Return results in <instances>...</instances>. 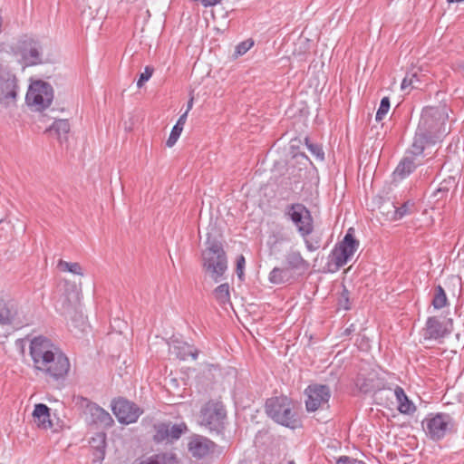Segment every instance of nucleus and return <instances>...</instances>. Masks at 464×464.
Masks as SVG:
<instances>
[{
	"label": "nucleus",
	"mask_w": 464,
	"mask_h": 464,
	"mask_svg": "<svg viewBox=\"0 0 464 464\" xmlns=\"http://www.w3.org/2000/svg\"><path fill=\"white\" fill-rule=\"evenodd\" d=\"M304 144L308 150L315 157L316 160L323 161L324 160V152L320 144L313 143L308 137L304 139Z\"/></svg>",
	"instance_id": "72a5a7b5"
},
{
	"label": "nucleus",
	"mask_w": 464,
	"mask_h": 464,
	"mask_svg": "<svg viewBox=\"0 0 464 464\" xmlns=\"http://www.w3.org/2000/svg\"><path fill=\"white\" fill-rule=\"evenodd\" d=\"M417 164L415 163L414 156L413 157H405L403 158L397 168L395 169L394 173L399 175L401 178H405L410 175L416 169Z\"/></svg>",
	"instance_id": "c85d7f7f"
},
{
	"label": "nucleus",
	"mask_w": 464,
	"mask_h": 464,
	"mask_svg": "<svg viewBox=\"0 0 464 464\" xmlns=\"http://www.w3.org/2000/svg\"><path fill=\"white\" fill-rule=\"evenodd\" d=\"M394 395L399 403L398 410L401 413L410 414L414 412L415 406L414 404L408 399L407 395L404 392V390L396 386L394 389Z\"/></svg>",
	"instance_id": "393cba45"
},
{
	"label": "nucleus",
	"mask_w": 464,
	"mask_h": 464,
	"mask_svg": "<svg viewBox=\"0 0 464 464\" xmlns=\"http://www.w3.org/2000/svg\"><path fill=\"white\" fill-rule=\"evenodd\" d=\"M266 411L271 419L283 426L295 429L297 425L293 402L286 396L268 399L266 402Z\"/></svg>",
	"instance_id": "7ed1b4c3"
},
{
	"label": "nucleus",
	"mask_w": 464,
	"mask_h": 464,
	"mask_svg": "<svg viewBox=\"0 0 464 464\" xmlns=\"http://www.w3.org/2000/svg\"><path fill=\"white\" fill-rule=\"evenodd\" d=\"M57 268L62 272H67L80 276H84L83 268L77 262H67L63 259H59Z\"/></svg>",
	"instance_id": "c756f323"
},
{
	"label": "nucleus",
	"mask_w": 464,
	"mask_h": 464,
	"mask_svg": "<svg viewBox=\"0 0 464 464\" xmlns=\"http://www.w3.org/2000/svg\"><path fill=\"white\" fill-rule=\"evenodd\" d=\"M154 69L151 66H146L144 69V72L140 73L139 80L137 81V87L141 88L147 81H149L152 74H153Z\"/></svg>",
	"instance_id": "ea45409f"
},
{
	"label": "nucleus",
	"mask_w": 464,
	"mask_h": 464,
	"mask_svg": "<svg viewBox=\"0 0 464 464\" xmlns=\"http://www.w3.org/2000/svg\"><path fill=\"white\" fill-rule=\"evenodd\" d=\"M193 102H194L193 97H190V99L188 102V106H187V110H186V111H188V112L192 109Z\"/></svg>",
	"instance_id": "de8ad7c7"
},
{
	"label": "nucleus",
	"mask_w": 464,
	"mask_h": 464,
	"mask_svg": "<svg viewBox=\"0 0 464 464\" xmlns=\"http://www.w3.org/2000/svg\"><path fill=\"white\" fill-rule=\"evenodd\" d=\"M3 60L0 50V104L7 107L15 102L19 86L17 77L3 65Z\"/></svg>",
	"instance_id": "1a4fd4ad"
},
{
	"label": "nucleus",
	"mask_w": 464,
	"mask_h": 464,
	"mask_svg": "<svg viewBox=\"0 0 464 464\" xmlns=\"http://www.w3.org/2000/svg\"><path fill=\"white\" fill-rule=\"evenodd\" d=\"M287 464H295V463L293 460H291Z\"/></svg>",
	"instance_id": "09e8293b"
},
{
	"label": "nucleus",
	"mask_w": 464,
	"mask_h": 464,
	"mask_svg": "<svg viewBox=\"0 0 464 464\" xmlns=\"http://www.w3.org/2000/svg\"><path fill=\"white\" fill-rule=\"evenodd\" d=\"M58 345L44 336H36L31 340L29 353L33 361V368L35 373L45 364L48 358Z\"/></svg>",
	"instance_id": "9b49d317"
},
{
	"label": "nucleus",
	"mask_w": 464,
	"mask_h": 464,
	"mask_svg": "<svg viewBox=\"0 0 464 464\" xmlns=\"http://www.w3.org/2000/svg\"><path fill=\"white\" fill-rule=\"evenodd\" d=\"M226 411L219 402L208 401L201 409L200 424L209 430L219 431L223 428Z\"/></svg>",
	"instance_id": "4468645a"
},
{
	"label": "nucleus",
	"mask_w": 464,
	"mask_h": 464,
	"mask_svg": "<svg viewBox=\"0 0 464 464\" xmlns=\"http://www.w3.org/2000/svg\"><path fill=\"white\" fill-rule=\"evenodd\" d=\"M447 120L448 115L444 109L426 107L422 110L417 129L434 141L440 142L450 132Z\"/></svg>",
	"instance_id": "f03ea898"
},
{
	"label": "nucleus",
	"mask_w": 464,
	"mask_h": 464,
	"mask_svg": "<svg viewBox=\"0 0 464 464\" xmlns=\"http://www.w3.org/2000/svg\"><path fill=\"white\" fill-rule=\"evenodd\" d=\"M452 331V319L442 322L437 316H430L423 329V337L425 340H440L450 334Z\"/></svg>",
	"instance_id": "dca6fc26"
},
{
	"label": "nucleus",
	"mask_w": 464,
	"mask_h": 464,
	"mask_svg": "<svg viewBox=\"0 0 464 464\" xmlns=\"http://www.w3.org/2000/svg\"><path fill=\"white\" fill-rule=\"evenodd\" d=\"M71 126L68 120H55L53 124L46 129L45 132L53 138L57 139L60 144H63L68 140V134Z\"/></svg>",
	"instance_id": "4be33fe9"
},
{
	"label": "nucleus",
	"mask_w": 464,
	"mask_h": 464,
	"mask_svg": "<svg viewBox=\"0 0 464 464\" xmlns=\"http://www.w3.org/2000/svg\"><path fill=\"white\" fill-rule=\"evenodd\" d=\"M188 114V111H186L183 114H181L175 125L183 129L184 125L186 123V121H187Z\"/></svg>",
	"instance_id": "a18cd8bd"
},
{
	"label": "nucleus",
	"mask_w": 464,
	"mask_h": 464,
	"mask_svg": "<svg viewBox=\"0 0 464 464\" xmlns=\"http://www.w3.org/2000/svg\"><path fill=\"white\" fill-rule=\"evenodd\" d=\"M285 217L296 228L300 237L310 236L314 231V218L311 211L302 203L289 204L285 208Z\"/></svg>",
	"instance_id": "0eeeda50"
},
{
	"label": "nucleus",
	"mask_w": 464,
	"mask_h": 464,
	"mask_svg": "<svg viewBox=\"0 0 464 464\" xmlns=\"http://www.w3.org/2000/svg\"><path fill=\"white\" fill-rule=\"evenodd\" d=\"M82 407H84L85 421L96 428H110L113 424V419L108 411L98 404L89 401L86 398H81Z\"/></svg>",
	"instance_id": "f8f14e48"
},
{
	"label": "nucleus",
	"mask_w": 464,
	"mask_h": 464,
	"mask_svg": "<svg viewBox=\"0 0 464 464\" xmlns=\"http://www.w3.org/2000/svg\"><path fill=\"white\" fill-rule=\"evenodd\" d=\"M285 263L289 271L291 273L294 272L298 276L305 274L310 267L309 262L302 256L299 251L296 250L289 251L286 254Z\"/></svg>",
	"instance_id": "412c9836"
},
{
	"label": "nucleus",
	"mask_w": 464,
	"mask_h": 464,
	"mask_svg": "<svg viewBox=\"0 0 464 464\" xmlns=\"http://www.w3.org/2000/svg\"><path fill=\"white\" fill-rule=\"evenodd\" d=\"M0 324L3 325L12 324L14 326H20L22 324L17 304L14 301L0 299Z\"/></svg>",
	"instance_id": "aec40b11"
},
{
	"label": "nucleus",
	"mask_w": 464,
	"mask_h": 464,
	"mask_svg": "<svg viewBox=\"0 0 464 464\" xmlns=\"http://www.w3.org/2000/svg\"><path fill=\"white\" fill-rule=\"evenodd\" d=\"M25 100L29 106L36 111H43L51 105L53 89L48 82L36 81L29 86Z\"/></svg>",
	"instance_id": "9d476101"
},
{
	"label": "nucleus",
	"mask_w": 464,
	"mask_h": 464,
	"mask_svg": "<svg viewBox=\"0 0 464 464\" xmlns=\"http://www.w3.org/2000/svg\"><path fill=\"white\" fill-rule=\"evenodd\" d=\"M182 130H183V129H181L180 127H178L176 125L173 126V128H172V130L170 131V134L169 136V139L166 141V145L169 148H171L172 146L175 145V143L179 140Z\"/></svg>",
	"instance_id": "4c0bfd02"
},
{
	"label": "nucleus",
	"mask_w": 464,
	"mask_h": 464,
	"mask_svg": "<svg viewBox=\"0 0 464 464\" xmlns=\"http://www.w3.org/2000/svg\"><path fill=\"white\" fill-rule=\"evenodd\" d=\"M422 428L430 440L438 441L455 430V423L448 413H430L422 420Z\"/></svg>",
	"instance_id": "20e7f679"
},
{
	"label": "nucleus",
	"mask_w": 464,
	"mask_h": 464,
	"mask_svg": "<svg viewBox=\"0 0 464 464\" xmlns=\"http://www.w3.org/2000/svg\"><path fill=\"white\" fill-rule=\"evenodd\" d=\"M353 229L349 228L338 247L333 250L334 262L337 267H342L353 257L359 242L353 236Z\"/></svg>",
	"instance_id": "2eb2a0df"
},
{
	"label": "nucleus",
	"mask_w": 464,
	"mask_h": 464,
	"mask_svg": "<svg viewBox=\"0 0 464 464\" xmlns=\"http://www.w3.org/2000/svg\"><path fill=\"white\" fill-rule=\"evenodd\" d=\"M152 464H178L177 456L172 452H162L150 457Z\"/></svg>",
	"instance_id": "7c9ffc66"
},
{
	"label": "nucleus",
	"mask_w": 464,
	"mask_h": 464,
	"mask_svg": "<svg viewBox=\"0 0 464 464\" xmlns=\"http://www.w3.org/2000/svg\"><path fill=\"white\" fill-rule=\"evenodd\" d=\"M355 460L348 456H341L337 459L336 464H354Z\"/></svg>",
	"instance_id": "c03bdc74"
},
{
	"label": "nucleus",
	"mask_w": 464,
	"mask_h": 464,
	"mask_svg": "<svg viewBox=\"0 0 464 464\" xmlns=\"http://www.w3.org/2000/svg\"><path fill=\"white\" fill-rule=\"evenodd\" d=\"M390 106H391L390 99L388 97H383L381 100L380 106H379L376 115H375L376 121H382L383 120V118L386 116V114L388 113V111L390 110Z\"/></svg>",
	"instance_id": "f704fd0d"
},
{
	"label": "nucleus",
	"mask_w": 464,
	"mask_h": 464,
	"mask_svg": "<svg viewBox=\"0 0 464 464\" xmlns=\"http://www.w3.org/2000/svg\"><path fill=\"white\" fill-rule=\"evenodd\" d=\"M254 45V41L251 39H247L246 41H243L239 43L236 46V56H241L245 54L250 48Z\"/></svg>",
	"instance_id": "58836bf2"
},
{
	"label": "nucleus",
	"mask_w": 464,
	"mask_h": 464,
	"mask_svg": "<svg viewBox=\"0 0 464 464\" xmlns=\"http://www.w3.org/2000/svg\"><path fill=\"white\" fill-rule=\"evenodd\" d=\"M96 440L99 441V444L97 445L96 448L100 450V452H96L95 454L97 455V459L99 460H102L104 459V455H105V452H104L105 446H106L105 434L104 433L98 434L97 439H93V441H96Z\"/></svg>",
	"instance_id": "e433bc0d"
},
{
	"label": "nucleus",
	"mask_w": 464,
	"mask_h": 464,
	"mask_svg": "<svg viewBox=\"0 0 464 464\" xmlns=\"http://www.w3.org/2000/svg\"><path fill=\"white\" fill-rule=\"evenodd\" d=\"M304 239L306 249L309 252H314L320 247V244L318 240H312L308 238V236L301 237Z\"/></svg>",
	"instance_id": "79ce46f5"
},
{
	"label": "nucleus",
	"mask_w": 464,
	"mask_h": 464,
	"mask_svg": "<svg viewBox=\"0 0 464 464\" xmlns=\"http://www.w3.org/2000/svg\"><path fill=\"white\" fill-rule=\"evenodd\" d=\"M448 304L446 293L441 285H438L435 289V295L432 300V305L439 310L445 307Z\"/></svg>",
	"instance_id": "473e14b6"
},
{
	"label": "nucleus",
	"mask_w": 464,
	"mask_h": 464,
	"mask_svg": "<svg viewBox=\"0 0 464 464\" xmlns=\"http://www.w3.org/2000/svg\"><path fill=\"white\" fill-rule=\"evenodd\" d=\"M64 293L60 296L56 302V307L63 314H70L74 309L81 298V287H78L75 283L68 280L64 281Z\"/></svg>",
	"instance_id": "a211bd4d"
},
{
	"label": "nucleus",
	"mask_w": 464,
	"mask_h": 464,
	"mask_svg": "<svg viewBox=\"0 0 464 464\" xmlns=\"http://www.w3.org/2000/svg\"><path fill=\"white\" fill-rule=\"evenodd\" d=\"M216 443L201 435H193L189 438L188 450L196 459H203L213 453L216 450Z\"/></svg>",
	"instance_id": "6ab92c4d"
},
{
	"label": "nucleus",
	"mask_w": 464,
	"mask_h": 464,
	"mask_svg": "<svg viewBox=\"0 0 464 464\" xmlns=\"http://www.w3.org/2000/svg\"><path fill=\"white\" fill-rule=\"evenodd\" d=\"M420 81L416 72H408L401 82V89L409 92L411 89L420 88Z\"/></svg>",
	"instance_id": "2f4dec72"
},
{
	"label": "nucleus",
	"mask_w": 464,
	"mask_h": 464,
	"mask_svg": "<svg viewBox=\"0 0 464 464\" xmlns=\"http://www.w3.org/2000/svg\"><path fill=\"white\" fill-rule=\"evenodd\" d=\"M133 464H152L151 463V460H150V458H147V459H136Z\"/></svg>",
	"instance_id": "49530a36"
},
{
	"label": "nucleus",
	"mask_w": 464,
	"mask_h": 464,
	"mask_svg": "<svg viewBox=\"0 0 464 464\" xmlns=\"http://www.w3.org/2000/svg\"><path fill=\"white\" fill-rule=\"evenodd\" d=\"M304 406L307 412H314L329 408V401L332 396L328 385L320 383L309 384L304 391Z\"/></svg>",
	"instance_id": "6e6552de"
},
{
	"label": "nucleus",
	"mask_w": 464,
	"mask_h": 464,
	"mask_svg": "<svg viewBox=\"0 0 464 464\" xmlns=\"http://www.w3.org/2000/svg\"><path fill=\"white\" fill-rule=\"evenodd\" d=\"M48 360L36 374L56 382L63 381L71 368V363L66 354L57 346Z\"/></svg>",
	"instance_id": "39448f33"
},
{
	"label": "nucleus",
	"mask_w": 464,
	"mask_h": 464,
	"mask_svg": "<svg viewBox=\"0 0 464 464\" xmlns=\"http://www.w3.org/2000/svg\"><path fill=\"white\" fill-rule=\"evenodd\" d=\"M50 408L44 403L34 405L33 419L38 428L47 430L52 428L53 424L50 419Z\"/></svg>",
	"instance_id": "b1692460"
},
{
	"label": "nucleus",
	"mask_w": 464,
	"mask_h": 464,
	"mask_svg": "<svg viewBox=\"0 0 464 464\" xmlns=\"http://www.w3.org/2000/svg\"><path fill=\"white\" fill-rule=\"evenodd\" d=\"M12 51L20 56L19 62L23 66L29 67L43 63V47L41 43L32 37L24 36L18 40Z\"/></svg>",
	"instance_id": "423d86ee"
},
{
	"label": "nucleus",
	"mask_w": 464,
	"mask_h": 464,
	"mask_svg": "<svg viewBox=\"0 0 464 464\" xmlns=\"http://www.w3.org/2000/svg\"><path fill=\"white\" fill-rule=\"evenodd\" d=\"M213 296L218 304L223 308L232 305L230 300L229 285L227 283L221 284L213 290Z\"/></svg>",
	"instance_id": "cd10ccee"
},
{
	"label": "nucleus",
	"mask_w": 464,
	"mask_h": 464,
	"mask_svg": "<svg viewBox=\"0 0 464 464\" xmlns=\"http://www.w3.org/2000/svg\"><path fill=\"white\" fill-rule=\"evenodd\" d=\"M111 411L121 424L135 423L143 413L140 407L124 398L113 400L111 401Z\"/></svg>",
	"instance_id": "ddd939ff"
},
{
	"label": "nucleus",
	"mask_w": 464,
	"mask_h": 464,
	"mask_svg": "<svg viewBox=\"0 0 464 464\" xmlns=\"http://www.w3.org/2000/svg\"><path fill=\"white\" fill-rule=\"evenodd\" d=\"M392 208H393V211L392 217L390 218L391 220H400L410 213L409 202H405L401 207L392 205Z\"/></svg>",
	"instance_id": "c9c22d12"
},
{
	"label": "nucleus",
	"mask_w": 464,
	"mask_h": 464,
	"mask_svg": "<svg viewBox=\"0 0 464 464\" xmlns=\"http://www.w3.org/2000/svg\"><path fill=\"white\" fill-rule=\"evenodd\" d=\"M172 353L180 360H187L189 356L196 360L198 355L197 349L193 348L187 343H176L172 346Z\"/></svg>",
	"instance_id": "a878e982"
},
{
	"label": "nucleus",
	"mask_w": 464,
	"mask_h": 464,
	"mask_svg": "<svg viewBox=\"0 0 464 464\" xmlns=\"http://www.w3.org/2000/svg\"><path fill=\"white\" fill-rule=\"evenodd\" d=\"M202 267L215 283L223 279L227 270V258L221 243L207 240V247L202 252Z\"/></svg>",
	"instance_id": "f257e3e1"
},
{
	"label": "nucleus",
	"mask_w": 464,
	"mask_h": 464,
	"mask_svg": "<svg viewBox=\"0 0 464 464\" xmlns=\"http://www.w3.org/2000/svg\"><path fill=\"white\" fill-rule=\"evenodd\" d=\"M437 142L428 137L427 134L417 129L412 144L409 150V153L414 157L420 156L427 146L434 145Z\"/></svg>",
	"instance_id": "5701e85b"
},
{
	"label": "nucleus",
	"mask_w": 464,
	"mask_h": 464,
	"mask_svg": "<svg viewBox=\"0 0 464 464\" xmlns=\"http://www.w3.org/2000/svg\"><path fill=\"white\" fill-rule=\"evenodd\" d=\"M292 279V273L287 267H274L268 276L269 282L274 285L285 284Z\"/></svg>",
	"instance_id": "bb28decb"
},
{
	"label": "nucleus",
	"mask_w": 464,
	"mask_h": 464,
	"mask_svg": "<svg viewBox=\"0 0 464 464\" xmlns=\"http://www.w3.org/2000/svg\"><path fill=\"white\" fill-rule=\"evenodd\" d=\"M339 304L345 310L350 309L349 305V292L347 289H343L339 299Z\"/></svg>",
	"instance_id": "37998d69"
},
{
	"label": "nucleus",
	"mask_w": 464,
	"mask_h": 464,
	"mask_svg": "<svg viewBox=\"0 0 464 464\" xmlns=\"http://www.w3.org/2000/svg\"><path fill=\"white\" fill-rule=\"evenodd\" d=\"M245 265H246V259H245L244 256H242V255L238 256L237 258L236 273H237L238 278L241 280L244 278Z\"/></svg>",
	"instance_id": "a19ab883"
},
{
	"label": "nucleus",
	"mask_w": 464,
	"mask_h": 464,
	"mask_svg": "<svg viewBox=\"0 0 464 464\" xmlns=\"http://www.w3.org/2000/svg\"><path fill=\"white\" fill-rule=\"evenodd\" d=\"M155 433L153 440L156 443L163 441L172 442L179 440L183 433L188 430L186 423L180 422L178 424H171L170 422H160L153 426Z\"/></svg>",
	"instance_id": "f3484780"
}]
</instances>
